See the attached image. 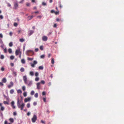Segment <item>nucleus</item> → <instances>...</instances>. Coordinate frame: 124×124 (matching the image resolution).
<instances>
[{"label": "nucleus", "mask_w": 124, "mask_h": 124, "mask_svg": "<svg viewBox=\"0 0 124 124\" xmlns=\"http://www.w3.org/2000/svg\"><path fill=\"white\" fill-rule=\"evenodd\" d=\"M17 105L18 108H20L21 110H22L24 108L25 104L24 103H22L20 105V103L21 102V101H22V100L21 101L19 100V98H18L17 99Z\"/></svg>", "instance_id": "obj_1"}, {"label": "nucleus", "mask_w": 124, "mask_h": 124, "mask_svg": "<svg viewBox=\"0 0 124 124\" xmlns=\"http://www.w3.org/2000/svg\"><path fill=\"white\" fill-rule=\"evenodd\" d=\"M37 116L35 115H34L31 119V121L33 123H35L37 120Z\"/></svg>", "instance_id": "obj_2"}, {"label": "nucleus", "mask_w": 124, "mask_h": 124, "mask_svg": "<svg viewBox=\"0 0 124 124\" xmlns=\"http://www.w3.org/2000/svg\"><path fill=\"white\" fill-rule=\"evenodd\" d=\"M25 84L27 85L28 86H30L32 85V82L31 81H27L25 83Z\"/></svg>", "instance_id": "obj_3"}, {"label": "nucleus", "mask_w": 124, "mask_h": 124, "mask_svg": "<svg viewBox=\"0 0 124 124\" xmlns=\"http://www.w3.org/2000/svg\"><path fill=\"white\" fill-rule=\"evenodd\" d=\"M13 82L12 81H11L10 83V84L8 85V87L9 88H10L11 87L13 86Z\"/></svg>", "instance_id": "obj_4"}, {"label": "nucleus", "mask_w": 124, "mask_h": 124, "mask_svg": "<svg viewBox=\"0 0 124 124\" xmlns=\"http://www.w3.org/2000/svg\"><path fill=\"white\" fill-rule=\"evenodd\" d=\"M21 53L19 50H16L15 52V54L16 56H17L19 54H20Z\"/></svg>", "instance_id": "obj_5"}, {"label": "nucleus", "mask_w": 124, "mask_h": 124, "mask_svg": "<svg viewBox=\"0 0 124 124\" xmlns=\"http://www.w3.org/2000/svg\"><path fill=\"white\" fill-rule=\"evenodd\" d=\"M47 37L46 36H44L42 37V40L44 41H46L47 40Z\"/></svg>", "instance_id": "obj_6"}, {"label": "nucleus", "mask_w": 124, "mask_h": 124, "mask_svg": "<svg viewBox=\"0 0 124 124\" xmlns=\"http://www.w3.org/2000/svg\"><path fill=\"white\" fill-rule=\"evenodd\" d=\"M23 79L25 83H26L27 81V78L26 76H24L23 77Z\"/></svg>", "instance_id": "obj_7"}, {"label": "nucleus", "mask_w": 124, "mask_h": 124, "mask_svg": "<svg viewBox=\"0 0 124 124\" xmlns=\"http://www.w3.org/2000/svg\"><path fill=\"white\" fill-rule=\"evenodd\" d=\"M30 98L29 97L26 98L24 100V101L25 102H27L28 101H29L30 100Z\"/></svg>", "instance_id": "obj_8"}, {"label": "nucleus", "mask_w": 124, "mask_h": 124, "mask_svg": "<svg viewBox=\"0 0 124 124\" xmlns=\"http://www.w3.org/2000/svg\"><path fill=\"white\" fill-rule=\"evenodd\" d=\"M29 33L28 34V35H29V36H30L32 34H33L34 32V31L32 30H30L29 31Z\"/></svg>", "instance_id": "obj_9"}, {"label": "nucleus", "mask_w": 124, "mask_h": 124, "mask_svg": "<svg viewBox=\"0 0 124 124\" xmlns=\"http://www.w3.org/2000/svg\"><path fill=\"white\" fill-rule=\"evenodd\" d=\"M37 89H39L40 86V83H38L37 84Z\"/></svg>", "instance_id": "obj_10"}, {"label": "nucleus", "mask_w": 124, "mask_h": 124, "mask_svg": "<svg viewBox=\"0 0 124 124\" xmlns=\"http://www.w3.org/2000/svg\"><path fill=\"white\" fill-rule=\"evenodd\" d=\"M2 103H0V106L1 107V110L3 111L4 110V107H3L2 106Z\"/></svg>", "instance_id": "obj_11"}, {"label": "nucleus", "mask_w": 124, "mask_h": 124, "mask_svg": "<svg viewBox=\"0 0 124 124\" xmlns=\"http://www.w3.org/2000/svg\"><path fill=\"white\" fill-rule=\"evenodd\" d=\"M2 81L3 82L5 83L6 82L7 80L5 78H3L2 80Z\"/></svg>", "instance_id": "obj_12"}, {"label": "nucleus", "mask_w": 124, "mask_h": 124, "mask_svg": "<svg viewBox=\"0 0 124 124\" xmlns=\"http://www.w3.org/2000/svg\"><path fill=\"white\" fill-rule=\"evenodd\" d=\"M33 17L32 16H29L28 17V19L29 20H30L32 19Z\"/></svg>", "instance_id": "obj_13"}, {"label": "nucleus", "mask_w": 124, "mask_h": 124, "mask_svg": "<svg viewBox=\"0 0 124 124\" xmlns=\"http://www.w3.org/2000/svg\"><path fill=\"white\" fill-rule=\"evenodd\" d=\"M18 6V4L17 3L15 4L14 5V7L15 9H16Z\"/></svg>", "instance_id": "obj_14"}, {"label": "nucleus", "mask_w": 124, "mask_h": 124, "mask_svg": "<svg viewBox=\"0 0 124 124\" xmlns=\"http://www.w3.org/2000/svg\"><path fill=\"white\" fill-rule=\"evenodd\" d=\"M14 92V90L13 89H11L10 91V94H13Z\"/></svg>", "instance_id": "obj_15"}, {"label": "nucleus", "mask_w": 124, "mask_h": 124, "mask_svg": "<svg viewBox=\"0 0 124 124\" xmlns=\"http://www.w3.org/2000/svg\"><path fill=\"white\" fill-rule=\"evenodd\" d=\"M20 71L22 72H23L24 71V69L23 67L21 68L20 69Z\"/></svg>", "instance_id": "obj_16"}, {"label": "nucleus", "mask_w": 124, "mask_h": 124, "mask_svg": "<svg viewBox=\"0 0 124 124\" xmlns=\"http://www.w3.org/2000/svg\"><path fill=\"white\" fill-rule=\"evenodd\" d=\"M30 75L31 76H33L34 75L33 72L32 71H30Z\"/></svg>", "instance_id": "obj_17"}, {"label": "nucleus", "mask_w": 124, "mask_h": 124, "mask_svg": "<svg viewBox=\"0 0 124 124\" xmlns=\"http://www.w3.org/2000/svg\"><path fill=\"white\" fill-rule=\"evenodd\" d=\"M9 120L11 123H13L14 122V120L12 118H10L9 119Z\"/></svg>", "instance_id": "obj_18"}, {"label": "nucleus", "mask_w": 124, "mask_h": 124, "mask_svg": "<svg viewBox=\"0 0 124 124\" xmlns=\"http://www.w3.org/2000/svg\"><path fill=\"white\" fill-rule=\"evenodd\" d=\"M19 40L21 42H23L25 40L23 38L20 39H19Z\"/></svg>", "instance_id": "obj_19"}, {"label": "nucleus", "mask_w": 124, "mask_h": 124, "mask_svg": "<svg viewBox=\"0 0 124 124\" xmlns=\"http://www.w3.org/2000/svg\"><path fill=\"white\" fill-rule=\"evenodd\" d=\"M39 78L38 77H36L35 79V81H38L39 80Z\"/></svg>", "instance_id": "obj_20"}, {"label": "nucleus", "mask_w": 124, "mask_h": 124, "mask_svg": "<svg viewBox=\"0 0 124 124\" xmlns=\"http://www.w3.org/2000/svg\"><path fill=\"white\" fill-rule=\"evenodd\" d=\"M8 52L10 54L12 52L11 49V48H9L8 49Z\"/></svg>", "instance_id": "obj_21"}, {"label": "nucleus", "mask_w": 124, "mask_h": 124, "mask_svg": "<svg viewBox=\"0 0 124 124\" xmlns=\"http://www.w3.org/2000/svg\"><path fill=\"white\" fill-rule=\"evenodd\" d=\"M43 67L42 66H39V69L40 70H42L43 69Z\"/></svg>", "instance_id": "obj_22"}, {"label": "nucleus", "mask_w": 124, "mask_h": 124, "mask_svg": "<svg viewBox=\"0 0 124 124\" xmlns=\"http://www.w3.org/2000/svg\"><path fill=\"white\" fill-rule=\"evenodd\" d=\"M4 56L3 55H1L0 57V58L1 59H3L4 58Z\"/></svg>", "instance_id": "obj_23"}, {"label": "nucleus", "mask_w": 124, "mask_h": 124, "mask_svg": "<svg viewBox=\"0 0 124 124\" xmlns=\"http://www.w3.org/2000/svg\"><path fill=\"white\" fill-rule=\"evenodd\" d=\"M17 92L18 93H22V91L20 89L18 90L17 91Z\"/></svg>", "instance_id": "obj_24"}, {"label": "nucleus", "mask_w": 124, "mask_h": 124, "mask_svg": "<svg viewBox=\"0 0 124 124\" xmlns=\"http://www.w3.org/2000/svg\"><path fill=\"white\" fill-rule=\"evenodd\" d=\"M22 63L23 64H24L25 63V62L24 60L23 59H22L21 60Z\"/></svg>", "instance_id": "obj_25"}, {"label": "nucleus", "mask_w": 124, "mask_h": 124, "mask_svg": "<svg viewBox=\"0 0 124 124\" xmlns=\"http://www.w3.org/2000/svg\"><path fill=\"white\" fill-rule=\"evenodd\" d=\"M27 93L26 92H24L23 93V95L25 97L27 96Z\"/></svg>", "instance_id": "obj_26"}, {"label": "nucleus", "mask_w": 124, "mask_h": 124, "mask_svg": "<svg viewBox=\"0 0 124 124\" xmlns=\"http://www.w3.org/2000/svg\"><path fill=\"white\" fill-rule=\"evenodd\" d=\"M26 106L27 108H29L30 107V103L27 104L26 105Z\"/></svg>", "instance_id": "obj_27"}, {"label": "nucleus", "mask_w": 124, "mask_h": 124, "mask_svg": "<svg viewBox=\"0 0 124 124\" xmlns=\"http://www.w3.org/2000/svg\"><path fill=\"white\" fill-rule=\"evenodd\" d=\"M10 58L11 60H13L14 58V56H10Z\"/></svg>", "instance_id": "obj_28"}, {"label": "nucleus", "mask_w": 124, "mask_h": 124, "mask_svg": "<svg viewBox=\"0 0 124 124\" xmlns=\"http://www.w3.org/2000/svg\"><path fill=\"white\" fill-rule=\"evenodd\" d=\"M34 96L36 98H37L38 96V93H36L34 95Z\"/></svg>", "instance_id": "obj_29"}, {"label": "nucleus", "mask_w": 124, "mask_h": 124, "mask_svg": "<svg viewBox=\"0 0 124 124\" xmlns=\"http://www.w3.org/2000/svg\"><path fill=\"white\" fill-rule=\"evenodd\" d=\"M34 93V91H32L31 93V95H33Z\"/></svg>", "instance_id": "obj_30"}, {"label": "nucleus", "mask_w": 124, "mask_h": 124, "mask_svg": "<svg viewBox=\"0 0 124 124\" xmlns=\"http://www.w3.org/2000/svg\"><path fill=\"white\" fill-rule=\"evenodd\" d=\"M51 63L53 64H54V59L53 58H52V59Z\"/></svg>", "instance_id": "obj_31"}, {"label": "nucleus", "mask_w": 124, "mask_h": 124, "mask_svg": "<svg viewBox=\"0 0 124 124\" xmlns=\"http://www.w3.org/2000/svg\"><path fill=\"white\" fill-rule=\"evenodd\" d=\"M13 45V43L12 42H10L9 44V46H12Z\"/></svg>", "instance_id": "obj_32"}, {"label": "nucleus", "mask_w": 124, "mask_h": 124, "mask_svg": "<svg viewBox=\"0 0 124 124\" xmlns=\"http://www.w3.org/2000/svg\"><path fill=\"white\" fill-rule=\"evenodd\" d=\"M40 49L42 50H43V46H41L40 47Z\"/></svg>", "instance_id": "obj_33"}, {"label": "nucleus", "mask_w": 124, "mask_h": 124, "mask_svg": "<svg viewBox=\"0 0 124 124\" xmlns=\"http://www.w3.org/2000/svg\"><path fill=\"white\" fill-rule=\"evenodd\" d=\"M4 103L5 104H8L9 103L8 102L6 101H4Z\"/></svg>", "instance_id": "obj_34"}, {"label": "nucleus", "mask_w": 124, "mask_h": 124, "mask_svg": "<svg viewBox=\"0 0 124 124\" xmlns=\"http://www.w3.org/2000/svg\"><path fill=\"white\" fill-rule=\"evenodd\" d=\"M4 68L3 67H2L1 68V70L2 71H3L4 70Z\"/></svg>", "instance_id": "obj_35"}, {"label": "nucleus", "mask_w": 124, "mask_h": 124, "mask_svg": "<svg viewBox=\"0 0 124 124\" xmlns=\"http://www.w3.org/2000/svg\"><path fill=\"white\" fill-rule=\"evenodd\" d=\"M22 89L23 91H24L25 89V86H23L22 87Z\"/></svg>", "instance_id": "obj_36"}, {"label": "nucleus", "mask_w": 124, "mask_h": 124, "mask_svg": "<svg viewBox=\"0 0 124 124\" xmlns=\"http://www.w3.org/2000/svg\"><path fill=\"white\" fill-rule=\"evenodd\" d=\"M40 83H42L43 84H44L45 83V82L44 80H42L40 82Z\"/></svg>", "instance_id": "obj_37"}, {"label": "nucleus", "mask_w": 124, "mask_h": 124, "mask_svg": "<svg viewBox=\"0 0 124 124\" xmlns=\"http://www.w3.org/2000/svg\"><path fill=\"white\" fill-rule=\"evenodd\" d=\"M14 26L16 27L17 25V23H15L14 24Z\"/></svg>", "instance_id": "obj_38"}, {"label": "nucleus", "mask_w": 124, "mask_h": 124, "mask_svg": "<svg viewBox=\"0 0 124 124\" xmlns=\"http://www.w3.org/2000/svg\"><path fill=\"white\" fill-rule=\"evenodd\" d=\"M33 58H30L29 57L28 58V59L29 60L32 61L33 60Z\"/></svg>", "instance_id": "obj_39"}, {"label": "nucleus", "mask_w": 124, "mask_h": 124, "mask_svg": "<svg viewBox=\"0 0 124 124\" xmlns=\"http://www.w3.org/2000/svg\"><path fill=\"white\" fill-rule=\"evenodd\" d=\"M54 13H55V15H56L59 14V11H56V12L55 11Z\"/></svg>", "instance_id": "obj_40"}, {"label": "nucleus", "mask_w": 124, "mask_h": 124, "mask_svg": "<svg viewBox=\"0 0 124 124\" xmlns=\"http://www.w3.org/2000/svg\"><path fill=\"white\" fill-rule=\"evenodd\" d=\"M33 63L35 65L37 63V62L36 61H34L33 62Z\"/></svg>", "instance_id": "obj_41"}, {"label": "nucleus", "mask_w": 124, "mask_h": 124, "mask_svg": "<svg viewBox=\"0 0 124 124\" xmlns=\"http://www.w3.org/2000/svg\"><path fill=\"white\" fill-rule=\"evenodd\" d=\"M30 5V3H26V5L27 6H29Z\"/></svg>", "instance_id": "obj_42"}, {"label": "nucleus", "mask_w": 124, "mask_h": 124, "mask_svg": "<svg viewBox=\"0 0 124 124\" xmlns=\"http://www.w3.org/2000/svg\"><path fill=\"white\" fill-rule=\"evenodd\" d=\"M42 5L43 6L46 5V4L44 2H43L42 3Z\"/></svg>", "instance_id": "obj_43"}, {"label": "nucleus", "mask_w": 124, "mask_h": 124, "mask_svg": "<svg viewBox=\"0 0 124 124\" xmlns=\"http://www.w3.org/2000/svg\"><path fill=\"white\" fill-rule=\"evenodd\" d=\"M42 94L43 95H45L46 94V93L45 92H43L42 93Z\"/></svg>", "instance_id": "obj_44"}, {"label": "nucleus", "mask_w": 124, "mask_h": 124, "mask_svg": "<svg viewBox=\"0 0 124 124\" xmlns=\"http://www.w3.org/2000/svg\"><path fill=\"white\" fill-rule=\"evenodd\" d=\"M10 65L12 67H13L14 66V64L12 63H11L10 64Z\"/></svg>", "instance_id": "obj_45"}, {"label": "nucleus", "mask_w": 124, "mask_h": 124, "mask_svg": "<svg viewBox=\"0 0 124 124\" xmlns=\"http://www.w3.org/2000/svg\"><path fill=\"white\" fill-rule=\"evenodd\" d=\"M59 7L61 8H62V5H61V3L59 4Z\"/></svg>", "instance_id": "obj_46"}, {"label": "nucleus", "mask_w": 124, "mask_h": 124, "mask_svg": "<svg viewBox=\"0 0 124 124\" xmlns=\"http://www.w3.org/2000/svg\"><path fill=\"white\" fill-rule=\"evenodd\" d=\"M3 84L1 82H0V86H3Z\"/></svg>", "instance_id": "obj_47"}, {"label": "nucleus", "mask_w": 124, "mask_h": 124, "mask_svg": "<svg viewBox=\"0 0 124 124\" xmlns=\"http://www.w3.org/2000/svg\"><path fill=\"white\" fill-rule=\"evenodd\" d=\"M43 100L44 102H46V98H43Z\"/></svg>", "instance_id": "obj_48"}, {"label": "nucleus", "mask_w": 124, "mask_h": 124, "mask_svg": "<svg viewBox=\"0 0 124 124\" xmlns=\"http://www.w3.org/2000/svg\"><path fill=\"white\" fill-rule=\"evenodd\" d=\"M39 75V74L38 72H36L35 73V76L37 77Z\"/></svg>", "instance_id": "obj_49"}, {"label": "nucleus", "mask_w": 124, "mask_h": 124, "mask_svg": "<svg viewBox=\"0 0 124 124\" xmlns=\"http://www.w3.org/2000/svg\"><path fill=\"white\" fill-rule=\"evenodd\" d=\"M45 55H42L40 56V57L41 58H43L44 57Z\"/></svg>", "instance_id": "obj_50"}, {"label": "nucleus", "mask_w": 124, "mask_h": 124, "mask_svg": "<svg viewBox=\"0 0 124 124\" xmlns=\"http://www.w3.org/2000/svg\"><path fill=\"white\" fill-rule=\"evenodd\" d=\"M14 101H12L11 102V106L14 105Z\"/></svg>", "instance_id": "obj_51"}, {"label": "nucleus", "mask_w": 124, "mask_h": 124, "mask_svg": "<svg viewBox=\"0 0 124 124\" xmlns=\"http://www.w3.org/2000/svg\"><path fill=\"white\" fill-rule=\"evenodd\" d=\"M39 50V49L38 48H36L35 49V51L36 52H38Z\"/></svg>", "instance_id": "obj_52"}, {"label": "nucleus", "mask_w": 124, "mask_h": 124, "mask_svg": "<svg viewBox=\"0 0 124 124\" xmlns=\"http://www.w3.org/2000/svg\"><path fill=\"white\" fill-rule=\"evenodd\" d=\"M37 104V102H34L33 103V105L34 106L36 105Z\"/></svg>", "instance_id": "obj_53"}, {"label": "nucleus", "mask_w": 124, "mask_h": 124, "mask_svg": "<svg viewBox=\"0 0 124 124\" xmlns=\"http://www.w3.org/2000/svg\"><path fill=\"white\" fill-rule=\"evenodd\" d=\"M41 122L43 123V124H44L45 123V122L44 121H43V120H41Z\"/></svg>", "instance_id": "obj_54"}, {"label": "nucleus", "mask_w": 124, "mask_h": 124, "mask_svg": "<svg viewBox=\"0 0 124 124\" xmlns=\"http://www.w3.org/2000/svg\"><path fill=\"white\" fill-rule=\"evenodd\" d=\"M35 64H34V63H32V64H31V66L32 67H34L35 66Z\"/></svg>", "instance_id": "obj_55"}, {"label": "nucleus", "mask_w": 124, "mask_h": 124, "mask_svg": "<svg viewBox=\"0 0 124 124\" xmlns=\"http://www.w3.org/2000/svg\"><path fill=\"white\" fill-rule=\"evenodd\" d=\"M1 47L2 48L4 49V45H2L1 46Z\"/></svg>", "instance_id": "obj_56"}, {"label": "nucleus", "mask_w": 124, "mask_h": 124, "mask_svg": "<svg viewBox=\"0 0 124 124\" xmlns=\"http://www.w3.org/2000/svg\"><path fill=\"white\" fill-rule=\"evenodd\" d=\"M13 115L14 116H16V112H14Z\"/></svg>", "instance_id": "obj_57"}, {"label": "nucleus", "mask_w": 124, "mask_h": 124, "mask_svg": "<svg viewBox=\"0 0 124 124\" xmlns=\"http://www.w3.org/2000/svg\"><path fill=\"white\" fill-rule=\"evenodd\" d=\"M3 37V36L2 34L1 33L0 34V37L1 38H2Z\"/></svg>", "instance_id": "obj_58"}, {"label": "nucleus", "mask_w": 124, "mask_h": 124, "mask_svg": "<svg viewBox=\"0 0 124 124\" xmlns=\"http://www.w3.org/2000/svg\"><path fill=\"white\" fill-rule=\"evenodd\" d=\"M4 52L5 53H6L7 52V49L6 48H5L4 49Z\"/></svg>", "instance_id": "obj_59"}, {"label": "nucleus", "mask_w": 124, "mask_h": 124, "mask_svg": "<svg viewBox=\"0 0 124 124\" xmlns=\"http://www.w3.org/2000/svg\"><path fill=\"white\" fill-rule=\"evenodd\" d=\"M55 12V11L53 10H52L51 11V13H54Z\"/></svg>", "instance_id": "obj_60"}, {"label": "nucleus", "mask_w": 124, "mask_h": 124, "mask_svg": "<svg viewBox=\"0 0 124 124\" xmlns=\"http://www.w3.org/2000/svg\"><path fill=\"white\" fill-rule=\"evenodd\" d=\"M41 17H42V16H37V18H39L40 19L41 18Z\"/></svg>", "instance_id": "obj_61"}, {"label": "nucleus", "mask_w": 124, "mask_h": 124, "mask_svg": "<svg viewBox=\"0 0 124 124\" xmlns=\"http://www.w3.org/2000/svg\"><path fill=\"white\" fill-rule=\"evenodd\" d=\"M21 53H20L19 55V57L20 58H21Z\"/></svg>", "instance_id": "obj_62"}, {"label": "nucleus", "mask_w": 124, "mask_h": 124, "mask_svg": "<svg viewBox=\"0 0 124 124\" xmlns=\"http://www.w3.org/2000/svg\"><path fill=\"white\" fill-rule=\"evenodd\" d=\"M0 18L1 19H2L3 18V16L2 15H0Z\"/></svg>", "instance_id": "obj_63"}, {"label": "nucleus", "mask_w": 124, "mask_h": 124, "mask_svg": "<svg viewBox=\"0 0 124 124\" xmlns=\"http://www.w3.org/2000/svg\"><path fill=\"white\" fill-rule=\"evenodd\" d=\"M5 124H7L8 122L7 121H5L4 122Z\"/></svg>", "instance_id": "obj_64"}]
</instances>
